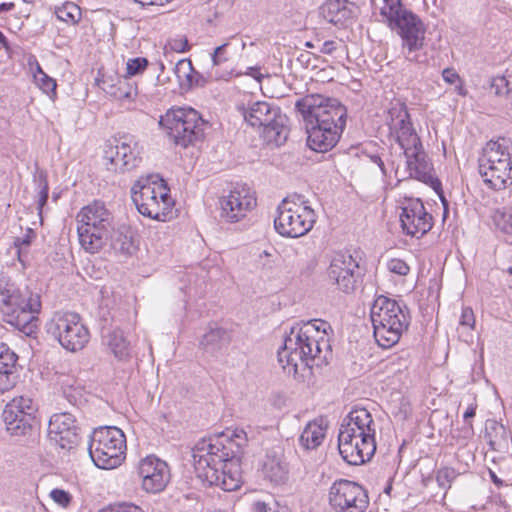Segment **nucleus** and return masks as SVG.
<instances>
[{
    "label": "nucleus",
    "mask_w": 512,
    "mask_h": 512,
    "mask_svg": "<svg viewBox=\"0 0 512 512\" xmlns=\"http://www.w3.org/2000/svg\"><path fill=\"white\" fill-rule=\"evenodd\" d=\"M247 442L248 437L243 429L199 440L192 449L197 478L208 486H217L224 491L238 489L242 482L240 458Z\"/></svg>",
    "instance_id": "nucleus-1"
},
{
    "label": "nucleus",
    "mask_w": 512,
    "mask_h": 512,
    "mask_svg": "<svg viewBox=\"0 0 512 512\" xmlns=\"http://www.w3.org/2000/svg\"><path fill=\"white\" fill-rule=\"evenodd\" d=\"M385 124L389 129V138L403 150L409 175L430 186L444 201L442 183L435 175L433 164L424 151L405 103L400 100L391 102Z\"/></svg>",
    "instance_id": "nucleus-2"
},
{
    "label": "nucleus",
    "mask_w": 512,
    "mask_h": 512,
    "mask_svg": "<svg viewBox=\"0 0 512 512\" xmlns=\"http://www.w3.org/2000/svg\"><path fill=\"white\" fill-rule=\"evenodd\" d=\"M328 330L331 326L324 320L294 324L277 352L284 372L296 376L299 368H311L316 359L326 360L330 353Z\"/></svg>",
    "instance_id": "nucleus-3"
},
{
    "label": "nucleus",
    "mask_w": 512,
    "mask_h": 512,
    "mask_svg": "<svg viewBox=\"0 0 512 512\" xmlns=\"http://www.w3.org/2000/svg\"><path fill=\"white\" fill-rule=\"evenodd\" d=\"M40 309L41 301L38 294L22 292L4 276H0V311L6 323L30 335L37 328V315Z\"/></svg>",
    "instance_id": "nucleus-4"
},
{
    "label": "nucleus",
    "mask_w": 512,
    "mask_h": 512,
    "mask_svg": "<svg viewBox=\"0 0 512 512\" xmlns=\"http://www.w3.org/2000/svg\"><path fill=\"white\" fill-rule=\"evenodd\" d=\"M410 312L405 303L379 296L371 308L373 334L377 344L385 349L396 345L410 325Z\"/></svg>",
    "instance_id": "nucleus-5"
},
{
    "label": "nucleus",
    "mask_w": 512,
    "mask_h": 512,
    "mask_svg": "<svg viewBox=\"0 0 512 512\" xmlns=\"http://www.w3.org/2000/svg\"><path fill=\"white\" fill-rule=\"evenodd\" d=\"M131 197L143 216L160 222L170 220L174 200L167 182L159 175L139 177L131 188Z\"/></svg>",
    "instance_id": "nucleus-6"
},
{
    "label": "nucleus",
    "mask_w": 512,
    "mask_h": 512,
    "mask_svg": "<svg viewBox=\"0 0 512 512\" xmlns=\"http://www.w3.org/2000/svg\"><path fill=\"white\" fill-rule=\"evenodd\" d=\"M204 120L192 107H172L159 120V125L176 145L188 147L204 137Z\"/></svg>",
    "instance_id": "nucleus-7"
},
{
    "label": "nucleus",
    "mask_w": 512,
    "mask_h": 512,
    "mask_svg": "<svg viewBox=\"0 0 512 512\" xmlns=\"http://www.w3.org/2000/svg\"><path fill=\"white\" fill-rule=\"evenodd\" d=\"M126 437L115 426L96 428L89 441L88 451L91 460L101 469H114L125 459Z\"/></svg>",
    "instance_id": "nucleus-8"
},
{
    "label": "nucleus",
    "mask_w": 512,
    "mask_h": 512,
    "mask_svg": "<svg viewBox=\"0 0 512 512\" xmlns=\"http://www.w3.org/2000/svg\"><path fill=\"white\" fill-rule=\"evenodd\" d=\"M479 173L484 183L494 190L511 185L512 159L508 147L499 141L488 142L479 159Z\"/></svg>",
    "instance_id": "nucleus-9"
},
{
    "label": "nucleus",
    "mask_w": 512,
    "mask_h": 512,
    "mask_svg": "<svg viewBox=\"0 0 512 512\" xmlns=\"http://www.w3.org/2000/svg\"><path fill=\"white\" fill-rule=\"evenodd\" d=\"M46 332L67 351L82 350L90 339V332L82 317L72 311H56L47 321Z\"/></svg>",
    "instance_id": "nucleus-10"
},
{
    "label": "nucleus",
    "mask_w": 512,
    "mask_h": 512,
    "mask_svg": "<svg viewBox=\"0 0 512 512\" xmlns=\"http://www.w3.org/2000/svg\"><path fill=\"white\" fill-rule=\"evenodd\" d=\"M296 109L301 114L305 124L323 126H339L345 129L347 110L336 99L325 98L321 95H307L296 102Z\"/></svg>",
    "instance_id": "nucleus-11"
},
{
    "label": "nucleus",
    "mask_w": 512,
    "mask_h": 512,
    "mask_svg": "<svg viewBox=\"0 0 512 512\" xmlns=\"http://www.w3.org/2000/svg\"><path fill=\"white\" fill-rule=\"evenodd\" d=\"M329 504L335 512H365L369 497L358 483L339 479L329 489Z\"/></svg>",
    "instance_id": "nucleus-12"
},
{
    "label": "nucleus",
    "mask_w": 512,
    "mask_h": 512,
    "mask_svg": "<svg viewBox=\"0 0 512 512\" xmlns=\"http://www.w3.org/2000/svg\"><path fill=\"white\" fill-rule=\"evenodd\" d=\"M256 206V192L246 183H236L219 199L220 216L230 223L242 221Z\"/></svg>",
    "instance_id": "nucleus-13"
},
{
    "label": "nucleus",
    "mask_w": 512,
    "mask_h": 512,
    "mask_svg": "<svg viewBox=\"0 0 512 512\" xmlns=\"http://www.w3.org/2000/svg\"><path fill=\"white\" fill-rule=\"evenodd\" d=\"M103 165L113 173H121L138 166L141 161L137 143L108 141L103 146Z\"/></svg>",
    "instance_id": "nucleus-14"
},
{
    "label": "nucleus",
    "mask_w": 512,
    "mask_h": 512,
    "mask_svg": "<svg viewBox=\"0 0 512 512\" xmlns=\"http://www.w3.org/2000/svg\"><path fill=\"white\" fill-rule=\"evenodd\" d=\"M96 81L102 90L115 97L127 109L136 110L142 105L138 86L129 79L120 78L117 74L112 76L103 73Z\"/></svg>",
    "instance_id": "nucleus-15"
},
{
    "label": "nucleus",
    "mask_w": 512,
    "mask_h": 512,
    "mask_svg": "<svg viewBox=\"0 0 512 512\" xmlns=\"http://www.w3.org/2000/svg\"><path fill=\"white\" fill-rule=\"evenodd\" d=\"M315 222V210L308 201L298 195L284 198L274 218V224H314Z\"/></svg>",
    "instance_id": "nucleus-16"
},
{
    "label": "nucleus",
    "mask_w": 512,
    "mask_h": 512,
    "mask_svg": "<svg viewBox=\"0 0 512 512\" xmlns=\"http://www.w3.org/2000/svg\"><path fill=\"white\" fill-rule=\"evenodd\" d=\"M362 436L365 444L370 443V437H375V423L366 408L355 407L343 418L338 437L350 440Z\"/></svg>",
    "instance_id": "nucleus-17"
},
{
    "label": "nucleus",
    "mask_w": 512,
    "mask_h": 512,
    "mask_svg": "<svg viewBox=\"0 0 512 512\" xmlns=\"http://www.w3.org/2000/svg\"><path fill=\"white\" fill-rule=\"evenodd\" d=\"M357 261L349 252H336L328 268V277L340 290L349 293L354 290L356 283Z\"/></svg>",
    "instance_id": "nucleus-18"
},
{
    "label": "nucleus",
    "mask_w": 512,
    "mask_h": 512,
    "mask_svg": "<svg viewBox=\"0 0 512 512\" xmlns=\"http://www.w3.org/2000/svg\"><path fill=\"white\" fill-rule=\"evenodd\" d=\"M138 473L142 479L143 489L149 493L161 492L170 480L167 463L155 456H147L142 459Z\"/></svg>",
    "instance_id": "nucleus-19"
},
{
    "label": "nucleus",
    "mask_w": 512,
    "mask_h": 512,
    "mask_svg": "<svg viewBox=\"0 0 512 512\" xmlns=\"http://www.w3.org/2000/svg\"><path fill=\"white\" fill-rule=\"evenodd\" d=\"M75 417L68 413H56L51 416L48 424V436L62 449H72L77 445L79 437L77 433Z\"/></svg>",
    "instance_id": "nucleus-20"
},
{
    "label": "nucleus",
    "mask_w": 512,
    "mask_h": 512,
    "mask_svg": "<svg viewBox=\"0 0 512 512\" xmlns=\"http://www.w3.org/2000/svg\"><path fill=\"white\" fill-rule=\"evenodd\" d=\"M402 39V45L409 52L420 50L424 46L426 27L421 18L411 12L394 27V30Z\"/></svg>",
    "instance_id": "nucleus-21"
},
{
    "label": "nucleus",
    "mask_w": 512,
    "mask_h": 512,
    "mask_svg": "<svg viewBox=\"0 0 512 512\" xmlns=\"http://www.w3.org/2000/svg\"><path fill=\"white\" fill-rule=\"evenodd\" d=\"M370 443H364V436L353 437L349 440L338 437V449L339 453L350 465H361L366 461H369L376 451V440L375 437H370Z\"/></svg>",
    "instance_id": "nucleus-22"
},
{
    "label": "nucleus",
    "mask_w": 512,
    "mask_h": 512,
    "mask_svg": "<svg viewBox=\"0 0 512 512\" xmlns=\"http://www.w3.org/2000/svg\"><path fill=\"white\" fill-rule=\"evenodd\" d=\"M339 126H323L319 124H306L307 145L320 153L330 151L338 143L344 129Z\"/></svg>",
    "instance_id": "nucleus-23"
},
{
    "label": "nucleus",
    "mask_w": 512,
    "mask_h": 512,
    "mask_svg": "<svg viewBox=\"0 0 512 512\" xmlns=\"http://www.w3.org/2000/svg\"><path fill=\"white\" fill-rule=\"evenodd\" d=\"M261 470L263 477L274 485H282L288 481L289 464L280 447H274L266 452Z\"/></svg>",
    "instance_id": "nucleus-24"
},
{
    "label": "nucleus",
    "mask_w": 512,
    "mask_h": 512,
    "mask_svg": "<svg viewBox=\"0 0 512 512\" xmlns=\"http://www.w3.org/2000/svg\"><path fill=\"white\" fill-rule=\"evenodd\" d=\"M323 17L330 23L345 27L356 17L353 5L343 0H328L322 6Z\"/></svg>",
    "instance_id": "nucleus-25"
},
{
    "label": "nucleus",
    "mask_w": 512,
    "mask_h": 512,
    "mask_svg": "<svg viewBox=\"0 0 512 512\" xmlns=\"http://www.w3.org/2000/svg\"><path fill=\"white\" fill-rule=\"evenodd\" d=\"M18 356L5 343L0 344V394L14 387Z\"/></svg>",
    "instance_id": "nucleus-26"
},
{
    "label": "nucleus",
    "mask_w": 512,
    "mask_h": 512,
    "mask_svg": "<svg viewBox=\"0 0 512 512\" xmlns=\"http://www.w3.org/2000/svg\"><path fill=\"white\" fill-rule=\"evenodd\" d=\"M2 418L5 423L6 430L12 436H25L31 434L35 425V416L29 413L19 414L12 409H4Z\"/></svg>",
    "instance_id": "nucleus-27"
},
{
    "label": "nucleus",
    "mask_w": 512,
    "mask_h": 512,
    "mask_svg": "<svg viewBox=\"0 0 512 512\" xmlns=\"http://www.w3.org/2000/svg\"><path fill=\"white\" fill-rule=\"evenodd\" d=\"M401 224H429L432 216L427 213L423 202L418 198L405 199L400 207Z\"/></svg>",
    "instance_id": "nucleus-28"
},
{
    "label": "nucleus",
    "mask_w": 512,
    "mask_h": 512,
    "mask_svg": "<svg viewBox=\"0 0 512 512\" xmlns=\"http://www.w3.org/2000/svg\"><path fill=\"white\" fill-rule=\"evenodd\" d=\"M81 246L90 253L98 252L108 240L105 226H77Z\"/></svg>",
    "instance_id": "nucleus-29"
},
{
    "label": "nucleus",
    "mask_w": 512,
    "mask_h": 512,
    "mask_svg": "<svg viewBox=\"0 0 512 512\" xmlns=\"http://www.w3.org/2000/svg\"><path fill=\"white\" fill-rule=\"evenodd\" d=\"M76 219L79 224H103L111 222L113 216L103 201L93 200L80 209Z\"/></svg>",
    "instance_id": "nucleus-30"
},
{
    "label": "nucleus",
    "mask_w": 512,
    "mask_h": 512,
    "mask_svg": "<svg viewBox=\"0 0 512 512\" xmlns=\"http://www.w3.org/2000/svg\"><path fill=\"white\" fill-rule=\"evenodd\" d=\"M412 11L404 7L402 0H383L379 9L378 21L386 25L390 30H394L402 19Z\"/></svg>",
    "instance_id": "nucleus-31"
},
{
    "label": "nucleus",
    "mask_w": 512,
    "mask_h": 512,
    "mask_svg": "<svg viewBox=\"0 0 512 512\" xmlns=\"http://www.w3.org/2000/svg\"><path fill=\"white\" fill-rule=\"evenodd\" d=\"M326 429L327 424L323 418L308 422L299 437L300 445L306 450L318 448L325 438Z\"/></svg>",
    "instance_id": "nucleus-32"
},
{
    "label": "nucleus",
    "mask_w": 512,
    "mask_h": 512,
    "mask_svg": "<svg viewBox=\"0 0 512 512\" xmlns=\"http://www.w3.org/2000/svg\"><path fill=\"white\" fill-rule=\"evenodd\" d=\"M231 342V333L221 327H210L200 340L201 348L210 354L227 349Z\"/></svg>",
    "instance_id": "nucleus-33"
},
{
    "label": "nucleus",
    "mask_w": 512,
    "mask_h": 512,
    "mask_svg": "<svg viewBox=\"0 0 512 512\" xmlns=\"http://www.w3.org/2000/svg\"><path fill=\"white\" fill-rule=\"evenodd\" d=\"M242 113L246 122L253 127H263L277 116L276 111L266 101H257L247 109H242Z\"/></svg>",
    "instance_id": "nucleus-34"
},
{
    "label": "nucleus",
    "mask_w": 512,
    "mask_h": 512,
    "mask_svg": "<svg viewBox=\"0 0 512 512\" xmlns=\"http://www.w3.org/2000/svg\"><path fill=\"white\" fill-rule=\"evenodd\" d=\"M289 135V128L284 123L281 115L274 117V120L263 126L262 137L269 145L280 146L285 143Z\"/></svg>",
    "instance_id": "nucleus-35"
},
{
    "label": "nucleus",
    "mask_w": 512,
    "mask_h": 512,
    "mask_svg": "<svg viewBox=\"0 0 512 512\" xmlns=\"http://www.w3.org/2000/svg\"><path fill=\"white\" fill-rule=\"evenodd\" d=\"M110 238L111 247L117 253L132 255L137 249L138 244L130 231V226H119L117 230H113Z\"/></svg>",
    "instance_id": "nucleus-36"
},
{
    "label": "nucleus",
    "mask_w": 512,
    "mask_h": 512,
    "mask_svg": "<svg viewBox=\"0 0 512 512\" xmlns=\"http://www.w3.org/2000/svg\"><path fill=\"white\" fill-rule=\"evenodd\" d=\"M107 345L111 353L119 360H123L129 355V343L120 329H115L108 334Z\"/></svg>",
    "instance_id": "nucleus-37"
},
{
    "label": "nucleus",
    "mask_w": 512,
    "mask_h": 512,
    "mask_svg": "<svg viewBox=\"0 0 512 512\" xmlns=\"http://www.w3.org/2000/svg\"><path fill=\"white\" fill-rule=\"evenodd\" d=\"M33 79L36 86L47 94L50 99L57 98V83L56 80L48 76L41 68L38 62L35 63V70L33 71Z\"/></svg>",
    "instance_id": "nucleus-38"
},
{
    "label": "nucleus",
    "mask_w": 512,
    "mask_h": 512,
    "mask_svg": "<svg viewBox=\"0 0 512 512\" xmlns=\"http://www.w3.org/2000/svg\"><path fill=\"white\" fill-rule=\"evenodd\" d=\"M55 14L60 21L70 25L77 24L82 18L81 8L74 2H65L57 7Z\"/></svg>",
    "instance_id": "nucleus-39"
},
{
    "label": "nucleus",
    "mask_w": 512,
    "mask_h": 512,
    "mask_svg": "<svg viewBox=\"0 0 512 512\" xmlns=\"http://www.w3.org/2000/svg\"><path fill=\"white\" fill-rule=\"evenodd\" d=\"M149 65L145 57L129 58L126 62L125 73L120 78L129 79L133 76L143 74Z\"/></svg>",
    "instance_id": "nucleus-40"
},
{
    "label": "nucleus",
    "mask_w": 512,
    "mask_h": 512,
    "mask_svg": "<svg viewBox=\"0 0 512 512\" xmlns=\"http://www.w3.org/2000/svg\"><path fill=\"white\" fill-rule=\"evenodd\" d=\"M6 409H12L19 414L29 413L30 416H35L36 407L31 398L26 396L15 397L6 406Z\"/></svg>",
    "instance_id": "nucleus-41"
},
{
    "label": "nucleus",
    "mask_w": 512,
    "mask_h": 512,
    "mask_svg": "<svg viewBox=\"0 0 512 512\" xmlns=\"http://www.w3.org/2000/svg\"><path fill=\"white\" fill-rule=\"evenodd\" d=\"M458 472L452 467H442L436 471V481L440 488L449 489L457 478Z\"/></svg>",
    "instance_id": "nucleus-42"
},
{
    "label": "nucleus",
    "mask_w": 512,
    "mask_h": 512,
    "mask_svg": "<svg viewBox=\"0 0 512 512\" xmlns=\"http://www.w3.org/2000/svg\"><path fill=\"white\" fill-rule=\"evenodd\" d=\"M313 226H273L275 232L285 238H299L310 232Z\"/></svg>",
    "instance_id": "nucleus-43"
},
{
    "label": "nucleus",
    "mask_w": 512,
    "mask_h": 512,
    "mask_svg": "<svg viewBox=\"0 0 512 512\" xmlns=\"http://www.w3.org/2000/svg\"><path fill=\"white\" fill-rule=\"evenodd\" d=\"M36 238L35 231L28 227L24 236L15 237L14 246L17 248L19 260L22 262L21 255L25 248L29 247L32 241Z\"/></svg>",
    "instance_id": "nucleus-44"
},
{
    "label": "nucleus",
    "mask_w": 512,
    "mask_h": 512,
    "mask_svg": "<svg viewBox=\"0 0 512 512\" xmlns=\"http://www.w3.org/2000/svg\"><path fill=\"white\" fill-rule=\"evenodd\" d=\"M387 269L394 274L399 276H406L410 272L409 265L401 259H391L387 262Z\"/></svg>",
    "instance_id": "nucleus-45"
},
{
    "label": "nucleus",
    "mask_w": 512,
    "mask_h": 512,
    "mask_svg": "<svg viewBox=\"0 0 512 512\" xmlns=\"http://www.w3.org/2000/svg\"><path fill=\"white\" fill-rule=\"evenodd\" d=\"M475 414H476V406H474V405H470L464 412L463 419H464L465 425L462 428V431L466 438H470L474 435L473 425L470 420L475 416Z\"/></svg>",
    "instance_id": "nucleus-46"
},
{
    "label": "nucleus",
    "mask_w": 512,
    "mask_h": 512,
    "mask_svg": "<svg viewBox=\"0 0 512 512\" xmlns=\"http://www.w3.org/2000/svg\"><path fill=\"white\" fill-rule=\"evenodd\" d=\"M167 46L177 53H184L189 50V44L186 36L178 35L168 40Z\"/></svg>",
    "instance_id": "nucleus-47"
},
{
    "label": "nucleus",
    "mask_w": 512,
    "mask_h": 512,
    "mask_svg": "<svg viewBox=\"0 0 512 512\" xmlns=\"http://www.w3.org/2000/svg\"><path fill=\"white\" fill-rule=\"evenodd\" d=\"M99 512H143V510L132 503H120L110 505L107 508L100 510Z\"/></svg>",
    "instance_id": "nucleus-48"
},
{
    "label": "nucleus",
    "mask_w": 512,
    "mask_h": 512,
    "mask_svg": "<svg viewBox=\"0 0 512 512\" xmlns=\"http://www.w3.org/2000/svg\"><path fill=\"white\" fill-rule=\"evenodd\" d=\"M50 496L54 502H56L57 504H59L62 507L68 506L71 501L70 494L67 491L62 490V489H53L50 492Z\"/></svg>",
    "instance_id": "nucleus-49"
},
{
    "label": "nucleus",
    "mask_w": 512,
    "mask_h": 512,
    "mask_svg": "<svg viewBox=\"0 0 512 512\" xmlns=\"http://www.w3.org/2000/svg\"><path fill=\"white\" fill-rule=\"evenodd\" d=\"M49 196V186L48 183L45 181L43 184L39 187L38 195H37V209L39 211V215L42 214L43 207L47 204Z\"/></svg>",
    "instance_id": "nucleus-50"
},
{
    "label": "nucleus",
    "mask_w": 512,
    "mask_h": 512,
    "mask_svg": "<svg viewBox=\"0 0 512 512\" xmlns=\"http://www.w3.org/2000/svg\"><path fill=\"white\" fill-rule=\"evenodd\" d=\"M443 80L448 84H459L462 89V80L459 74L453 68H445L442 71Z\"/></svg>",
    "instance_id": "nucleus-51"
},
{
    "label": "nucleus",
    "mask_w": 512,
    "mask_h": 512,
    "mask_svg": "<svg viewBox=\"0 0 512 512\" xmlns=\"http://www.w3.org/2000/svg\"><path fill=\"white\" fill-rule=\"evenodd\" d=\"M460 324L462 326H467L469 328H473L475 324V317L473 310L469 307L463 308L462 314L460 317Z\"/></svg>",
    "instance_id": "nucleus-52"
},
{
    "label": "nucleus",
    "mask_w": 512,
    "mask_h": 512,
    "mask_svg": "<svg viewBox=\"0 0 512 512\" xmlns=\"http://www.w3.org/2000/svg\"><path fill=\"white\" fill-rule=\"evenodd\" d=\"M495 219L512 224V206H505L496 212Z\"/></svg>",
    "instance_id": "nucleus-53"
},
{
    "label": "nucleus",
    "mask_w": 512,
    "mask_h": 512,
    "mask_svg": "<svg viewBox=\"0 0 512 512\" xmlns=\"http://www.w3.org/2000/svg\"><path fill=\"white\" fill-rule=\"evenodd\" d=\"M226 45H221L219 47H217L212 55V62H213V65L217 66V65H220L221 63L227 61V57H226Z\"/></svg>",
    "instance_id": "nucleus-54"
},
{
    "label": "nucleus",
    "mask_w": 512,
    "mask_h": 512,
    "mask_svg": "<svg viewBox=\"0 0 512 512\" xmlns=\"http://www.w3.org/2000/svg\"><path fill=\"white\" fill-rule=\"evenodd\" d=\"M254 512H279L278 506L274 504L272 507L270 504L263 501H256L252 505Z\"/></svg>",
    "instance_id": "nucleus-55"
},
{
    "label": "nucleus",
    "mask_w": 512,
    "mask_h": 512,
    "mask_svg": "<svg viewBox=\"0 0 512 512\" xmlns=\"http://www.w3.org/2000/svg\"><path fill=\"white\" fill-rule=\"evenodd\" d=\"M338 49V42L334 40L325 41L320 49V52L326 55H332Z\"/></svg>",
    "instance_id": "nucleus-56"
},
{
    "label": "nucleus",
    "mask_w": 512,
    "mask_h": 512,
    "mask_svg": "<svg viewBox=\"0 0 512 512\" xmlns=\"http://www.w3.org/2000/svg\"><path fill=\"white\" fill-rule=\"evenodd\" d=\"M403 233L409 236H415L419 232V226H400Z\"/></svg>",
    "instance_id": "nucleus-57"
},
{
    "label": "nucleus",
    "mask_w": 512,
    "mask_h": 512,
    "mask_svg": "<svg viewBox=\"0 0 512 512\" xmlns=\"http://www.w3.org/2000/svg\"><path fill=\"white\" fill-rule=\"evenodd\" d=\"M0 45L5 49L6 52H11V47L6 36L0 31Z\"/></svg>",
    "instance_id": "nucleus-58"
},
{
    "label": "nucleus",
    "mask_w": 512,
    "mask_h": 512,
    "mask_svg": "<svg viewBox=\"0 0 512 512\" xmlns=\"http://www.w3.org/2000/svg\"><path fill=\"white\" fill-rule=\"evenodd\" d=\"M15 8V4L13 2H3L0 3V14L3 12H9Z\"/></svg>",
    "instance_id": "nucleus-59"
},
{
    "label": "nucleus",
    "mask_w": 512,
    "mask_h": 512,
    "mask_svg": "<svg viewBox=\"0 0 512 512\" xmlns=\"http://www.w3.org/2000/svg\"><path fill=\"white\" fill-rule=\"evenodd\" d=\"M183 292H184L185 296L188 297L189 300L194 298L197 295L196 289L191 286L186 287V289Z\"/></svg>",
    "instance_id": "nucleus-60"
},
{
    "label": "nucleus",
    "mask_w": 512,
    "mask_h": 512,
    "mask_svg": "<svg viewBox=\"0 0 512 512\" xmlns=\"http://www.w3.org/2000/svg\"><path fill=\"white\" fill-rule=\"evenodd\" d=\"M490 475L494 484H496L497 486H501L503 484V481L500 478H498L494 472L491 471Z\"/></svg>",
    "instance_id": "nucleus-61"
},
{
    "label": "nucleus",
    "mask_w": 512,
    "mask_h": 512,
    "mask_svg": "<svg viewBox=\"0 0 512 512\" xmlns=\"http://www.w3.org/2000/svg\"><path fill=\"white\" fill-rule=\"evenodd\" d=\"M135 2H138L139 4L145 6V5H150V3L152 2V0H134Z\"/></svg>",
    "instance_id": "nucleus-62"
},
{
    "label": "nucleus",
    "mask_w": 512,
    "mask_h": 512,
    "mask_svg": "<svg viewBox=\"0 0 512 512\" xmlns=\"http://www.w3.org/2000/svg\"><path fill=\"white\" fill-rule=\"evenodd\" d=\"M190 64H191L190 61L181 60V61L178 62L177 67L179 68V67L184 66V65L190 66Z\"/></svg>",
    "instance_id": "nucleus-63"
},
{
    "label": "nucleus",
    "mask_w": 512,
    "mask_h": 512,
    "mask_svg": "<svg viewBox=\"0 0 512 512\" xmlns=\"http://www.w3.org/2000/svg\"><path fill=\"white\" fill-rule=\"evenodd\" d=\"M502 231L506 233H512V225L510 226H502Z\"/></svg>",
    "instance_id": "nucleus-64"
}]
</instances>
